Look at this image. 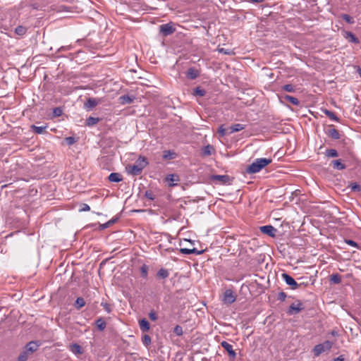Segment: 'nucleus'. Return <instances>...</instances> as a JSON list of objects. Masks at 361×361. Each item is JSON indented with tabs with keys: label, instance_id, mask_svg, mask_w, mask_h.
Here are the masks:
<instances>
[{
	"label": "nucleus",
	"instance_id": "obj_6",
	"mask_svg": "<svg viewBox=\"0 0 361 361\" xmlns=\"http://www.w3.org/2000/svg\"><path fill=\"white\" fill-rule=\"evenodd\" d=\"M236 300L235 296L234 295L233 291L231 290H226L224 295V302L226 304H232Z\"/></svg>",
	"mask_w": 361,
	"mask_h": 361
},
{
	"label": "nucleus",
	"instance_id": "obj_14",
	"mask_svg": "<svg viewBox=\"0 0 361 361\" xmlns=\"http://www.w3.org/2000/svg\"><path fill=\"white\" fill-rule=\"evenodd\" d=\"M69 350L75 355H81L83 353L82 347L78 343L70 345Z\"/></svg>",
	"mask_w": 361,
	"mask_h": 361
},
{
	"label": "nucleus",
	"instance_id": "obj_12",
	"mask_svg": "<svg viewBox=\"0 0 361 361\" xmlns=\"http://www.w3.org/2000/svg\"><path fill=\"white\" fill-rule=\"evenodd\" d=\"M326 134L334 140H338L340 138V134L338 131L333 126H330L328 128Z\"/></svg>",
	"mask_w": 361,
	"mask_h": 361
},
{
	"label": "nucleus",
	"instance_id": "obj_37",
	"mask_svg": "<svg viewBox=\"0 0 361 361\" xmlns=\"http://www.w3.org/2000/svg\"><path fill=\"white\" fill-rule=\"evenodd\" d=\"M282 90L288 92H294L295 91V87L291 84H287L282 86Z\"/></svg>",
	"mask_w": 361,
	"mask_h": 361
},
{
	"label": "nucleus",
	"instance_id": "obj_53",
	"mask_svg": "<svg viewBox=\"0 0 361 361\" xmlns=\"http://www.w3.org/2000/svg\"><path fill=\"white\" fill-rule=\"evenodd\" d=\"M149 317L151 320L152 321H155L157 320V314L153 312V311H151L149 313Z\"/></svg>",
	"mask_w": 361,
	"mask_h": 361
},
{
	"label": "nucleus",
	"instance_id": "obj_22",
	"mask_svg": "<svg viewBox=\"0 0 361 361\" xmlns=\"http://www.w3.org/2000/svg\"><path fill=\"white\" fill-rule=\"evenodd\" d=\"M282 98L285 101L288 102H290L292 104L295 105V106H298L299 104H300L299 100L296 97H292V96H290V95H288V94H286V95L283 96Z\"/></svg>",
	"mask_w": 361,
	"mask_h": 361
},
{
	"label": "nucleus",
	"instance_id": "obj_43",
	"mask_svg": "<svg viewBox=\"0 0 361 361\" xmlns=\"http://www.w3.org/2000/svg\"><path fill=\"white\" fill-rule=\"evenodd\" d=\"M173 332L177 336H182L183 334V329L180 326L176 325L174 327Z\"/></svg>",
	"mask_w": 361,
	"mask_h": 361
},
{
	"label": "nucleus",
	"instance_id": "obj_4",
	"mask_svg": "<svg viewBox=\"0 0 361 361\" xmlns=\"http://www.w3.org/2000/svg\"><path fill=\"white\" fill-rule=\"evenodd\" d=\"M213 182L219 183L223 185L230 184L231 178L228 175H212L210 177Z\"/></svg>",
	"mask_w": 361,
	"mask_h": 361
},
{
	"label": "nucleus",
	"instance_id": "obj_51",
	"mask_svg": "<svg viewBox=\"0 0 361 361\" xmlns=\"http://www.w3.org/2000/svg\"><path fill=\"white\" fill-rule=\"evenodd\" d=\"M345 242L352 246V247H357V243L356 242H355L354 240H345Z\"/></svg>",
	"mask_w": 361,
	"mask_h": 361
},
{
	"label": "nucleus",
	"instance_id": "obj_28",
	"mask_svg": "<svg viewBox=\"0 0 361 361\" xmlns=\"http://www.w3.org/2000/svg\"><path fill=\"white\" fill-rule=\"evenodd\" d=\"M324 351V348L323 345H322V344L316 345L313 349L314 354L316 356H319L321 353H322Z\"/></svg>",
	"mask_w": 361,
	"mask_h": 361
},
{
	"label": "nucleus",
	"instance_id": "obj_13",
	"mask_svg": "<svg viewBox=\"0 0 361 361\" xmlns=\"http://www.w3.org/2000/svg\"><path fill=\"white\" fill-rule=\"evenodd\" d=\"M199 75V71L195 68H190L186 72V77L190 80H195Z\"/></svg>",
	"mask_w": 361,
	"mask_h": 361
},
{
	"label": "nucleus",
	"instance_id": "obj_21",
	"mask_svg": "<svg viewBox=\"0 0 361 361\" xmlns=\"http://www.w3.org/2000/svg\"><path fill=\"white\" fill-rule=\"evenodd\" d=\"M95 324L97 325V327L98 328V329L100 331H104L105 329L106 326V323L105 320L102 317L98 318L95 321Z\"/></svg>",
	"mask_w": 361,
	"mask_h": 361
},
{
	"label": "nucleus",
	"instance_id": "obj_50",
	"mask_svg": "<svg viewBox=\"0 0 361 361\" xmlns=\"http://www.w3.org/2000/svg\"><path fill=\"white\" fill-rule=\"evenodd\" d=\"M286 294L284 292L281 291V292L279 293L278 296H277V299L283 302L286 300Z\"/></svg>",
	"mask_w": 361,
	"mask_h": 361
},
{
	"label": "nucleus",
	"instance_id": "obj_54",
	"mask_svg": "<svg viewBox=\"0 0 361 361\" xmlns=\"http://www.w3.org/2000/svg\"><path fill=\"white\" fill-rule=\"evenodd\" d=\"M110 226H111V223H109L107 221L105 224H100L99 225V228H100V230H104V229H106V228H109Z\"/></svg>",
	"mask_w": 361,
	"mask_h": 361
},
{
	"label": "nucleus",
	"instance_id": "obj_5",
	"mask_svg": "<svg viewBox=\"0 0 361 361\" xmlns=\"http://www.w3.org/2000/svg\"><path fill=\"white\" fill-rule=\"evenodd\" d=\"M303 309L302 304L300 301L292 303L288 309L289 314H298Z\"/></svg>",
	"mask_w": 361,
	"mask_h": 361
},
{
	"label": "nucleus",
	"instance_id": "obj_40",
	"mask_svg": "<svg viewBox=\"0 0 361 361\" xmlns=\"http://www.w3.org/2000/svg\"><path fill=\"white\" fill-rule=\"evenodd\" d=\"M145 197L146 198H147L148 200H154L156 197L155 195L154 194V192L151 190H146L145 192Z\"/></svg>",
	"mask_w": 361,
	"mask_h": 361
},
{
	"label": "nucleus",
	"instance_id": "obj_9",
	"mask_svg": "<svg viewBox=\"0 0 361 361\" xmlns=\"http://www.w3.org/2000/svg\"><path fill=\"white\" fill-rule=\"evenodd\" d=\"M221 345L228 352V355L231 357H233V358L235 357L236 353L233 350L232 345H231L230 343H228L226 341H222Z\"/></svg>",
	"mask_w": 361,
	"mask_h": 361
},
{
	"label": "nucleus",
	"instance_id": "obj_48",
	"mask_svg": "<svg viewBox=\"0 0 361 361\" xmlns=\"http://www.w3.org/2000/svg\"><path fill=\"white\" fill-rule=\"evenodd\" d=\"M101 305L108 313H110L111 312V308L110 307L109 305L107 302H102L101 303Z\"/></svg>",
	"mask_w": 361,
	"mask_h": 361
},
{
	"label": "nucleus",
	"instance_id": "obj_52",
	"mask_svg": "<svg viewBox=\"0 0 361 361\" xmlns=\"http://www.w3.org/2000/svg\"><path fill=\"white\" fill-rule=\"evenodd\" d=\"M66 142H67V144H68V145H73V143H75V138H74V137H66Z\"/></svg>",
	"mask_w": 361,
	"mask_h": 361
},
{
	"label": "nucleus",
	"instance_id": "obj_32",
	"mask_svg": "<svg viewBox=\"0 0 361 361\" xmlns=\"http://www.w3.org/2000/svg\"><path fill=\"white\" fill-rule=\"evenodd\" d=\"M175 155H176V153L174 152H172L171 150H166L164 152L163 159H171L174 158Z\"/></svg>",
	"mask_w": 361,
	"mask_h": 361
},
{
	"label": "nucleus",
	"instance_id": "obj_31",
	"mask_svg": "<svg viewBox=\"0 0 361 361\" xmlns=\"http://www.w3.org/2000/svg\"><path fill=\"white\" fill-rule=\"evenodd\" d=\"M169 271L166 269L161 268L157 272V276L161 279H166L169 276Z\"/></svg>",
	"mask_w": 361,
	"mask_h": 361
},
{
	"label": "nucleus",
	"instance_id": "obj_15",
	"mask_svg": "<svg viewBox=\"0 0 361 361\" xmlns=\"http://www.w3.org/2000/svg\"><path fill=\"white\" fill-rule=\"evenodd\" d=\"M99 104V101L95 98H89L85 104V107L87 109H92Z\"/></svg>",
	"mask_w": 361,
	"mask_h": 361
},
{
	"label": "nucleus",
	"instance_id": "obj_58",
	"mask_svg": "<svg viewBox=\"0 0 361 361\" xmlns=\"http://www.w3.org/2000/svg\"><path fill=\"white\" fill-rule=\"evenodd\" d=\"M116 221H117V218H115V219H112L109 220L108 222H109V223H111V226L112 224H114V223H116Z\"/></svg>",
	"mask_w": 361,
	"mask_h": 361
},
{
	"label": "nucleus",
	"instance_id": "obj_38",
	"mask_svg": "<svg viewBox=\"0 0 361 361\" xmlns=\"http://www.w3.org/2000/svg\"><path fill=\"white\" fill-rule=\"evenodd\" d=\"M142 341L145 346L148 347L151 344V338L149 335L145 334L142 336Z\"/></svg>",
	"mask_w": 361,
	"mask_h": 361
},
{
	"label": "nucleus",
	"instance_id": "obj_47",
	"mask_svg": "<svg viewBox=\"0 0 361 361\" xmlns=\"http://www.w3.org/2000/svg\"><path fill=\"white\" fill-rule=\"evenodd\" d=\"M350 187H351V189L353 191H360L361 190V187L359 184H357V183H353L350 185Z\"/></svg>",
	"mask_w": 361,
	"mask_h": 361
},
{
	"label": "nucleus",
	"instance_id": "obj_19",
	"mask_svg": "<svg viewBox=\"0 0 361 361\" xmlns=\"http://www.w3.org/2000/svg\"><path fill=\"white\" fill-rule=\"evenodd\" d=\"M245 128V125L240 124V123L233 124L229 128V130H230L229 133H233L235 132H238Z\"/></svg>",
	"mask_w": 361,
	"mask_h": 361
},
{
	"label": "nucleus",
	"instance_id": "obj_46",
	"mask_svg": "<svg viewBox=\"0 0 361 361\" xmlns=\"http://www.w3.org/2000/svg\"><path fill=\"white\" fill-rule=\"evenodd\" d=\"M53 114L54 116H60L62 114V109L60 107H56L53 110Z\"/></svg>",
	"mask_w": 361,
	"mask_h": 361
},
{
	"label": "nucleus",
	"instance_id": "obj_7",
	"mask_svg": "<svg viewBox=\"0 0 361 361\" xmlns=\"http://www.w3.org/2000/svg\"><path fill=\"white\" fill-rule=\"evenodd\" d=\"M40 343H38L35 341L29 342L24 348V350L27 351V353L30 355L32 353L35 352L38 348L39 347Z\"/></svg>",
	"mask_w": 361,
	"mask_h": 361
},
{
	"label": "nucleus",
	"instance_id": "obj_1",
	"mask_svg": "<svg viewBox=\"0 0 361 361\" xmlns=\"http://www.w3.org/2000/svg\"><path fill=\"white\" fill-rule=\"evenodd\" d=\"M271 159L258 158L256 159L246 169V172L249 174L256 173L260 171L263 168L271 162Z\"/></svg>",
	"mask_w": 361,
	"mask_h": 361
},
{
	"label": "nucleus",
	"instance_id": "obj_8",
	"mask_svg": "<svg viewBox=\"0 0 361 361\" xmlns=\"http://www.w3.org/2000/svg\"><path fill=\"white\" fill-rule=\"evenodd\" d=\"M260 231L263 233L267 234L270 237H274L275 235V232L276 231V229L271 225H267L261 226Z\"/></svg>",
	"mask_w": 361,
	"mask_h": 361
},
{
	"label": "nucleus",
	"instance_id": "obj_55",
	"mask_svg": "<svg viewBox=\"0 0 361 361\" xmlns=\"http://www.w3.org/2000/svg\"><path fill=\"white\" fill-rule=\"evenodd\" d=\"M219 133H220V135L221 136H224L226 135V129L223 127V126H221L219 129Z\"/></svg>",
	"mask_w": 361,
	"mask_h": 361
},
{
	"label": "nucleus",
	"instance_id": "obj_3",
	"mask_svg": "<svg viewBox=\"0 0 361 361\" xmlns=\"http://www.w3.org/2000/svg\"><path fill=\"white\" fill-rule=\"evenodd\" d=\"M281 276L286 284L290 286L293 290L298 289L301 286L300 284H298L291 276L286 273H283Z\"/></svg>",
	"mask_w": 361,
	"mask_h": 361
},
{
	"label": "nucleus",
	"instance_id": "obj_41",
	"mask_svg": "<svg viewBox=\"0 0 361 361\" xmlns=\"http://www.w3.org/2000/svg\"><path fill=\"white\" fill-rule=\"evenodd\" d=\"M140 272H141L142 276L144 278H146L147 276V274H148V267H147V266L145 265V264H143L140 267Z\"/></svg>",
	"mask_w": 361,
	"mask_h": 361
},
{
	"label": "nucleus",
	"instance_id": "obj_33",
	"mask_svg": "<svg viewBox=\"0 0 361 361\" xmlns=\"http://www.w3.org/2000/svg\"><path fill=\"white\" fill-rule=\"evenodd\" d=\"M27 29L24 26L18 25L15 29L16 34L18 35H24L26 33Z\"/></svg>",
	"mask_w": 361,
	"mask_h": 361
},
{
	"label": "nucleus",
	"instance_id": "obj_42",
	"mask_svg": "<svg viewBox=\"0 0 361 361\" xmlns=\"http://www.w3.org/2000/svg\"><path fill=\"white\" fill-rule=\"evenodd\" d=\"M213 149L212 146L208 145L203 149V154L204 155L208 156L212 154V150Z\"/></svg>",
	"mask_w": 361,
	"mask_h": 361
},
{
	"label": "nucleus",
	"instance_id": "obj_44",
	"mask_svg": "<svg viewBox=\"0 0 361 361\" xmlns=\"http://www.w3.org/2000/svg\"><path fill=\"white\" fill-rule=\"evenodd\" d=\"M90 210V207L87 204L82 203L80 205V209H79L80 212H88Z\"/></svg>",
	"mask_w": 361,
	"mask_h": 361
},
{
	"label": "nucleus",
	"instance_id": "obj_56",
	"mask_svg": "<svg viewBox=\"0 0 361 361\" xmlns=\"http://www.w3.org/2000/svg\"><path fill=\"white\" fill-rule=\"evenodd\" d=\"M174 177H175V176L173 174L169 175L166 178V180H170V181H174L175 180Z\"/></svg>",
	"mask_w": 361,
	"mask_h": 361
},
{
	"label": "nucleus",
	"instance_id": "obj_27",
	"mask_svg": "<svg viewBox=\"0 0 361 361\" xmlns=\"http://www.w3.org/2000/svg\"><path fill=\"white\" fill-rule=\"evenodd\" d=\"M330 281L335 284H338L341 282V276L338 274H334L330 276Z\"/></svg>",
	"mask_w": 361,
	"mask_h": 361
},
{
	"label": "nucleus",
	"instance_id": "obj_10",
	"mask_svg": "<svg viewBox=\"0 0 361 361\" xmlns=\"http://www.w3.org/2000/svg\"><path fill=\"white\" fill-rule=\"evenodd\" d=\"M127 169L128 173L133 176L140 175L142 171V170L136 164L128 166Z\"/></svg>",
	"mask_w": 361,
	"mask_h": 361
},
{
	"label": "nucleus",
	"instance_id": "obj_26",
	"mask_svg": "<svg viewBox=\"0 0 361 361\" xmlns=\"http://www.w3.org/2000/svg\"><path fill=\"white\" fill-rule=\"evenodd\" d=\"M85 305V301L82 298L79 297L76 299L75 302V307L77 310L81 309Z\"/></svg>",
	"mask_w": 361,
	"mask_h": 361
},
{
	"label": "nucleus",
	"instance_id": "obj_2",
	"mask_svg": "<svg viewBox=\"0 0 361 361\" xmlns=\"http://www.w3.org/2000/svg\"><path fill=\"white\" fill-rule=\"evenodd\" d=\"M159 30L161 35L164 37H166L173 34L176 31V27L174 24L171 22L159 25Z\"/></svg>",
	"mask_w": 361,
	"mask_h": 361
},
{
	"label": "nucleus",
	"instance_id": "obj_59",
	"mask_svg": "<svg viewBox=\"0 0 361 361\" xmlns=\"http://www.w3.org/2000/svg\"><path fill=\"white\" fill-rule=\"evenodd\" d=\"M334 361H343V359L341 358V357H338L334 359Z\"/></svg>",
	"mask_w": 361,
	"mask_h": 361
},
{
	"label": "nucleus",
	"instance_id": "obj_16",
	"mask_svg": "<svg viewBox=\"0 0 361 361\" xmlns=\"http://www.w3.org/2000/svg\"><path fill=\"white\" fill-rule=\"evenodd\" d=\"M139 324L140 330L143 332L148 331L150 328L149 323L146 319L140 320Z\"/></svg>",
	"mask_w": 361,
	"mask_h": 361
},
{
	"label": "nucleus",
	"instance_id": "obj_23",
	"mask_svg": "<svg viewBox=\"0 0 361 361\" xmlns=\"http://www.w3.org/2000/svg\"><path fill=\"white\" fill-rule=\"evenodd\" d=\"M135 164L137 165L142 170H143V169L145 168L148 164V162L145 157L140 156L137 159Z\"/></svg>",
	"mask_w": 361,
	"mask_h": 361
},
{
	"label": "nucleus",
	"instance_id": "obj_45",
	"mask_svg": "<svg viewBox=\"0 0 361 361\" xmlns=\"http://www.w3.org/2000/svg\"><path fill=\"white\" fill-rule=\"evenodd\" d=\"M323 345L324 350H329L332 347V343L331 341H326L323 343H321Z\"/></svg>",
	"mask_w": 361,
	"mask_h": 361
},
{
	"label": "nucleus",
	"instance_id": "obj_25",
	"mask_svg": "<svg viewBox=\"0 0 361 361\" xmlns=\"http://www.w3.org/2000/svg\"><path fill=\"white\" fill-rule=\"evenodd\" d=\"M324 113L326 116H328L331 120L338 122L339 118L336 116V114L327 109L324 110Z\"/></svg>",
	"mask_w": 361,
	"mask_h": 361
},
{
	"label": "nucleus",
	"instance_id": "obj_30",
	"mask_svg": "<svg viewBox=\"0 0 361 361\" xmlns=\"http://www.w3.org/2000/svg\"><path fill=\"white\" fill-rule=\"evenodd\" d=\"M31 128L34 133L37 134H42L45 131L47 126H36L32 125Z\"/></svg>",
	"mask_w": 361,
	"mask_h": 361
},
{
	"label": "nucleus",
	"instance_id": "obj_24",
	"mask_svg": "<svg viewBox=\"0 0 361 361\" xmlns=\"http://www.w3.org/2000/svg\"><path fill=\"white\" fill-rule=\"evenodd\" d=\"M345 37L354 44H358L360 42L358 38L351 32H346Z\"/></svg>",
	"mask_w": 361,
	"mask_h": 361
},
{
	"label": "nucleus",
	"instance_id": "obj_39",
	"mask_svg": "<svg viewBox=\"0 0 361 361\" xmlns=\"http://www.w3.org/2000/svg\"><path fill=\"white\" fill-rule=\"evenodd\" d=\"M341 18L349 24H353L355 23L353 18L348 14H342Z\"/></svg>",
	"mask_w": 361,
	"mask_h": 361
},
{
	"label": "nucleus",
	"instance_id": "obj_60",
	"mask_svg": "<svg viewBox=\"0 0 361 361\" xmlns=\"http://www.w3.org/2000/svg\"><path fill=\"white\" fill-rule=\"evenodd\" d=\"M357 72H358V73H359V75H360V76L361 78V68H357Z\"/></svg>",
	"mask_w": 361,
	"mask_h": 361
},
{
	"label": "nucleus",
	"instance_id": "obj_17",
	"mask_svg": "<svg viewBox=\"0 0 361 361\" xmlns=\"http://www.w3.org/2000/svg\"><path fill=\"white\" fill-rule=\"evenodd\" d=\"M110 182L118 183L122 180V176L118 173H111L108 178Z\"/></svg>",
	"mask_w": 361,
	"mask_h": 361
},
{
	"label": "nucleus",
	"instance_id": "obj_34",
	"mask_svg": "<svg viewBox=\"0 0 361 361\" xmlns=\"http://www.w3.org/2000/svg\"><path fill=\"white\" fill-rule=\"evenodd\" d=\"M325 155L328 157H337L338 156V153L334 149H329L326 151Z\"/></svg>",
	"mask_w": 361,
	"mask_h": 361
},
{
	"label": "nucleus",
	"instance_id": "obj_35",
	"mask_svg": "<svg viewBox=\"0 0 361 361\" xmlns=\"http://www.w3.org/2000/svg\"><path fill=\"white\" fill-rule=\"evenodd\" d=\"M205 94L206 91L200 87H197L194 90L193 94L195 96L203 97L205 95Z\"/></svg>",
	"mask_w": 361,
	"mask_h": 361
},
{
	"label": "nucleus",
	"instance_id": "obj_36",
	"mask_svg": "<svg viewBox=\"0 0 361 361\" xmlns=\"http://www.w3.org/2000/svg\"><path fill=\"white\" fill-rule=\"evenodd\" d=\"M29 354L25 350L19 355L18 361H27L29 357Z\"/></svg>",
	"mask_w": 361,
	"mask_h": 361
},
{
	"label": "nucleus",
	"instance_id": "obj_49",
	"mask_svg": "<svg viewBox=\"0 0 361 361\" xmlns=\"http://www.w3.org/2000/svg\"><path fill=\"white\" fill-rule=\"evenodd\" d=\"M218 51L219 53H223L226 55H231L232 54V51L230 49H226L224 48H219Z\"/></svg>",
	"mask_w": 361,
	"mask_h": 361
},
{
	"label": "nucleus",
	"instance_id": "obj_29",
	"mask_svg": "<svg viewBox=\"0 0 361 361\" xmlns=\"http://www.w3.org/2000/svg\"><path fill=\"white\" fill-rule=\"evenodd\" d=\"M99 121V118L92 117L90 116L86 119V124L88 126H92L95 124H97Z\"/></svg>",
	"mask_w": 361,
	"mask_h": 361
},
{
	"label": "nucleus",
	"instance_id": "obj_57",
	"mask_svg": "<svg viewBox=\"0 0 361 361\" xmlns=\"http://www.w3.org/2000/svg\"><path fill=\"white\" fill-rule=\"evenodd\" d=\"M71 49V47L70 46H66V47H61L59 51H64V50H69Z\"/></svg>",
	"mask_w": 361,
	"mask_h": 361
},
{
	"label": "nucleus",
	"instance_id": "obj_18",
	"mask_svg": "<svg viewBox=\"0 0 361 361\" xmlns=\"http://www.w3.org/2000/svg\"><path fill=\"white\" fill-rule=\"evenodd\" d=\"M331 166L334 169L337 170H343L346 167L345 165L343 164L340 159L333 160L331 161Z\"/></svg>",
	"mask_w": 361,
	"mask_h": 361
},
{
	"label": "nucleus",
	"instance_id": "obj_20",
	"mask_svg": "<svg viewBox=\"0 0 361 361\" xmlns=\"http://www.w3.org/2000/svg\"><path fill=\"white\" fill-rule=\"evenodd\" d=\"M134 99V97H131L128 94H125L119 97V101L121 104H127L132 103Z\"/></svg>",
	"mask_w": 361,
	"mask_h": 361
},
{
	"label": "nucleus",
	"instance_id": "obj_11",
	"mask_svg": "<svg viewBox=\"0 0 361 361\" xmlns=\"http://www.w3.org/2000/svg\"><path fill=\"white\" fill-rule=\"evenodd\" d=\"M180 252L184 255L195 254L197 255H202L204 250H198L196 248L188 249V248H180Z\"/></svg>",
	"mask_w": 361,
	"mask_h": 361
}]
</instances>
